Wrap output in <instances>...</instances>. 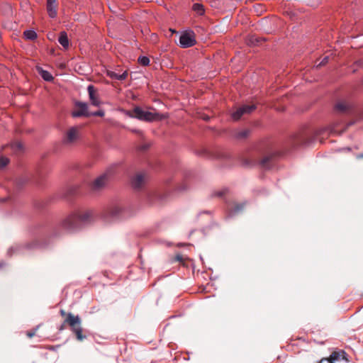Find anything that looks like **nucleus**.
I'll return each instance as SVG.
<instances>
[{
    "label": "nucleus",
    "mask_w": 363,
    "mask_h": 363,
    "mask_svg": "<svg viewBox=\"0 0 363 363\" xmlns=\"http://www.w3.org/2000/svg\"><path fill=\"white\" fill-rule=\"evenodd\" d=\"M94 218L93 210L76 211L62 220L60 226L67 232H72L82 225L92 222Z\"/></svg>",
    "instance_id": "1"
},
{
    "label": "nucleus",
    "mask_w": 363,
    "mask_h": 363,
    "mask_svg": "<svg viewBox=\"0 0 363 363\" xmlns=\"http://www.w3.org/2000/svg\"><path fill=\"white\" fill-rule=\"evenodd\" d=\"M82 138V127L72 126L68 128L64 133L62 143L65 146H74L80 141Z\"/></svg>",
    "instance_id": "2"
},
{
    "label": "nucleus",
    "mask_w": 363,
    "mask_h": 363,
    "mask_svg": "<svg viewBox=\"0 0 363 363\" xmlns=\"http://www.w3.org/2000/svg\"><path fill=\"white\" fill-rule=\"evenodd\" d=\"M65 323H68L72 328V330L78 340L86 338V336L82 334V328L80 325L81 320L78 315L74 316L71 313H67Z\"/></svg>",
    "instance_id": "3"
},
{
    "label": "nucleus",
    "mask_w": 363,
    "mask_h": 363,
    "mask_svg": "<svg viewBox=\"0 0 363 363\" xmlns=\"http://www.w3.org/2000/svg\"><path fill=\"white\" fill-rule=\"evenodd\" d=\"M130 116L139 120L148 122L160 120L162 118V117H160L158 113L144 111L140 107L134 108L130 113Z\"/></svg>",
    "instance_id": "4"
},
{
    "label": "nucleus",
    "mask_w": 363,
    "mask_h": 363,
    "mask_svg": "<svg viewBox=\"0 0 363 363\" xmlns=\"http://www.w3.org/2000/svg\"><path fill=\"white\" fill-rule=\"evenodd\" d=\"M112 177L111 169L107 170L106 172L97 177L91 184V189L93 191H98L104 189L107 184L108 182Z\"/></svg>",
    "instance_id": "5"
},
{
    "label": "nucleus",
    "mask_w": 363,
    "mask_h": 363,
    "mask_svg": "<svg viewBox=\"0 0 363 363\" xmlns=\"http://www.w3.org/2000/svg\"><path fill=\"white\" fill-rule=\"evenodd\" d=\"M147 181V174L145 172L135 173L131 178L130 184L135 190L142 189Z\"/></svg>",
    "instance_id": "6"
},
{
    "label": "nucleus",
    "mask_w": 363,
    "mask_h": 363,
    "mask_svg": "<svg viewBox=\"0 0 363 363\" xmlns=\"http://www.w3.org/2000/svg\"><path fill=\"white\" fill-rule=\"evenodd\" d=\"M256 109L255 104H245L238 108L234 112L232 113V118L235 121L239 120L243 115L250 114Z\"/></svg>",
    "instance_id": "7"
},
{
    "label": "nucleus",
    "mask_w": 363,
    "mask_h": 363,
    "mask_svg": "<svg viewBox=\"0 0 363 363\" xmlns=\"http://www.w3.org/2000/svg\"><path fill=\"white\" fill-rule=\"evenodd\" d=\"M346 357L347 354L342 350L334 351L333 352H332L329 357L322 358L318 363H335V362L340 361L342 359H345L346 361H348Z\"/></svg>",
    "instance_id": "8"
},
{
    "label": "nucleus",
    "mask_w": 363,
    "mask_h": 363,
    "mask_svg": "<svg viewBox=\"0 0 363 363\" xmlns=\"http://www.w3.org/2000/svg\"><path fill=\"white\" fill-rule=\"evenodd\" d=\"M195 35L191 33H184L180 35L179 43L184 48H190L196 44Z\"/></svg>",
    "instance_id": "9"
},
{
    "label": "nucleus",
    "mask_w": 363,
    "mask_h": 363,
    "mask_svg": "<svg viewBox=\"0 0 363 363\" xmlns=\"http://www.w3.org/2000/svg\"><path fill=\"white\" fill-rule=\"evenodd\" d=\"M76 106L79 110L72 112V116L74 118H78L81 116H91V112L89 111V107L86 103L77 102Z\"/></svg>",
    "instance_id": "10"
},
{
    "label": "nucleus",
    "mask_w": 363,
    "mask_h": 363,
    "mask_svg": "<svg viewBox=\"0 0 363 363\" xmlns=\"http://www.w3.org/2000/svg\"><path fill=\"white\" fill-rule=\"evenodd\" d=\"M87 91L89 93V101L91 104L94 106H99L101 102L99 98V95L95 87L93 85L90 84L87 87Z\"/></svg>",
    "instance_id": "11"
},
{
    "label": "nucleus",
    "mask_w": 363,
    "mask_h": 363,
    "mask_svg": "<svg viewBox=\"0 0 363 363\" xmlns=\"http://www.w3.org/2000/svg\"><path fill=\"white\" fill-rule=\"evenodd\" d=\"M351 104L346 101H339L335 105V110L340 113H347L352 111Z\"/></svg>",
    "instance_id": "12"
},
{
    "label": "nucleus",
    "mask_w": 363,
    "mask_h": 363,
    "mask_svg": "<svg viewBox=\"0 0 363 363\" xmlns=\"http://www.w3.org/2000/svg\"><path fill=\"white\" fill-rule=\"evenodd\" d=\"M47 11L50 18L57 16V0H47Z\"/></svg>",
    "instance_id": "13"
},
{
    "label": "nucleus",
    "mask_w": 363,
    "mask_h": 363,
    "mask_svg": "<svg viewBox=\"0 0 363 363\" xmlns=\"http://www.w3.org/2000/svg\"><path fill=\"white\" fill-rule=\"evenodd\" d=\"M115 218H119L121 219H125L130 216L129 213L122 206L118 205H115Z\"/></svg>",
    "instance_id": "14"
},
{
    "label": "nucleus",
    "mask_w": 363,
    "mask_h": 363,
    "mask_svg": "<svg viewBox=\"0 0 363 363\" xmlns=\"http://www.w3.org/2000/svg\"><path fill=\"white\" fill-rule=\"evenodd\" d=\"M273 159V155H269L267 156H265L260 160L259 164L264 169H269L272 165Z\"/></svg>",
    "instance_id": "15"
},
{
    "label": "nucleus",
    "mask_w": 363,
    "mask_h": 363,
    "mask_svg": "<svg viewBox=\"0 0 363 363\" xmlns=\"http://www.w3.org/2000/svg\"><path fill=\"white\" fill-rule=\"evenodd\" d=\"M58 42L64 48H67L69 47V39L65 31L60 32Z\"/></svg>",
    "instance_id": "16"
},
{
    "label": "nucleus",
    "mask_w": 363,
    "mask_h": 363,
    "mask_svg": "<svg viewBox=\"0 0 363 363\" xmlns=\"http://www.w3.org/2000/svg\"><path fill=\"white\" fill-rule=\"evenodd\" d=\"M37 69L38 71V73L44 80L47 82H51L52 80H53L52 75L48 71L44 70L41 67H38Z\"/></svg>",
    "instance_id": "17"
},
{
    "label": "nucleus",
    "mask_w": 363,
    "mask_h": 363,
    "mask_svg": "<svg viewBox=\"0 0 363 363\" xmlns=\"http://www.w3.org/2000/svg\"><path fill=\"white\" fill-rule=\"evenodd\" d=\"M265 39L262 38H259L255 35H252L248 38V44L250 45H257L262 43V42L264 41Z\"/></svg>",
    "instance_id": "18"
},
{
    "label": "nucleus",
    "mask_w": 363,
    "mask_h": 363,
    "mask_svg": "<svg viewBox=\"0 0 363 363\" xmlns=\"http://www.w3.org/2000/svg\"><path fill=\"white\" fill-rule=\"evenodd\" d=\"M192 9L199 16H203L205 13L204 6L201 4L196 3L193 5Z\"/></svg>",
    "instance_id": "19"
},
{
    "label": "nucleus",
    "mask_w": 363,
    "mask_h": 363,
    "mask_svg": "<svg viewBox=\"0 0 363 363\" xmlns=\"http://www.w3.org/2000/svg\"><path fill=\"white\" fill-rule=\"evenodd\" d=\"M113 216V211H112V207L110 206V207H108L105 209L103 210L102 213H101V217L107 220H108L109 218H111Z\"/></svg>",
    "instance_id": "20"
},
{
    "label": "nucleus",
    "mask_w": 363,
    "mask_h": 363,
    "mask_svg": "<svg viewBox=\"0 0 363 363\" xmlns=\"http://www.w3.org/2000/svg\"><path fill=\"white\" fill-rule=\"evenodd\" d=\"M23 35L26 39L35 40L37 38V33L33 30H27L24 31Z\"/></svg>",
    "instance_id": "21"
},
{
    "label": "nucleus",
    "mask_w": 363,
    "mask_h": 363,
    "mask_svg": "<svg viewBox=\"0 0 363 363\" xmlns=\"http://www.w3.org/2000/svg\"><path fill=\"white\" fill-rule=\"evenodd\" d=\"M116 71H117V69H115V80L117 79V80L123 81L127 78V77L128 75L127 70H125L121 74L120 72H116Z\"/></svg>",
    "instance_id": "22"
},
{
    "label": "nucleus",
    "mask_w": 363,
    "mask_h": 363,
    "mask_svg": "<svg viewBox=\"0 0 363 363\" xmlns=\"http://www.w3.org/2000/svg\"><path fill=\"white\" fill-rule=\"evenodd\" d=\"M250 135V130L248 129L242 130L236 133V138L239 139H243L247 138Z\"/></svg>",
    "instance_id": "23"
},
{
    "label": "nucleus",
    "mask_w": 363,
    "mask_h": 363,
    "mask_svg": "<svg viewBox=\"0 0 363 363\" xmlns=\"http://www.w3.org/2000/svg\"><path fill=\"white\" fill-rule=\"evenodd\" d=\"M245 204L244 203H235L233 208L231 209V212L233 213H236L240 211H241L244 208Z\"/></svg>",
    "instance_id": "24"
},
{
    "label": "nucleus",
    "mask_w": 363,
    "mask_h": 363,
    "mask_svg": "<svg viewBox=\"0 0 363 363\" xmlns=\"http://www.w3.org/2000/svg\"><path fill=\"white\" fill-rule=\"evenodd\" d=\"M138 62L143 66H147L150 63V60L147 57L143 56L138 58Z\"/></svg>",
    "instance_id": "25"
},
{
    "label": "nucleus",
    "mask_w": 363,
    "mask_h": 363,
    "mask_svg": "<svg viewBox=\"0 0 363 363\" xmlns=\"http://www.w3.org/2000/svg\"><path fill=\"white\" fill-rule=\"evenodd\" d=\"M9 159L5 157H0V167H4L9 164Z\"/></svg>",
    "instance_id": "26"
},
{
    "label": "nucleus",
    "mask_w": 363,
    "mask_h": 363,
    "mask_svg": "<svg viewBox=\"0 0 363 363\" xmlns=\"http://www.w3.org/2000/svg\"><path fill=\"white\" fill-rule=\"evenodd\" d=\"M92 116L102 117L104 116V111L101 109H99L97 111L91 112V116Z\"/></svg>",
    "instance_id": "27"
},
{
    "label": "nucleus",
    "mask_w": 363,
    "mask_h": 363,
    "mask_svg": "<svg viewBox=\"0 0 363 363\" xmlns=\"http://www.w3.org/2000/svg\"><path fill=\"white\" fill-rule=\"evenodd\" d=\"M225 192H226L225 189L218 191L214 193L213 196H218V197H222L225 194Z\"/></svg>",
    "instance_id": "28"
},
{
    "label": "nucleus",
    "mask_w": 363,
    "mask_h": 363,
    "mask_svg": "<svg viewBox=\"0 0 363 363\" xmlns=\"http://www.w3.org/2000/svg\"><path fill=\"white\" fill-rule=\"evenodd\" d=\"M329 57L328 56L325 57L323 60L317 65V67H320L325 65L328 62Z\"/></svg>",
    "instance_id": "29"
},
{
    "label": "nucleus",
    "mask_w": 363,
    "mask_h": 363,
    "mask_svg": "<svg viewBox=\"0 0 363 363\" xmlns=\"http://www.w3.org/2000/svg\"><path fill=\"white\" fill-rule=\"evenodd\" d=\"M174 260H175V261H178V262H182V260H183V257H182V255H177L175 257Z\"/></svg>",
    "instance_id": "30"
},
{
    "label": "nucleus",
    "mask_w": 363,
    "mask_h": 363,
    "mask_svg": "<svg viewBox=\"0 0 363 363\" xmlns=\"http://www.w3.org/2000/svg\"><path fill=\"white\" fill-rule=\"evenodd\" d=\"M34 335H35V330H34V331H33V332H28V333H27V337H28V338H31V337H33L34 336Z\"/></svg>",
    "instance_id": "31"
},
{
    "label": "nucleus",
    "mask_w": 363,
    "mask_h": 363,
    "mask_svg": "<svg viewBox=\"0 0 363 363\" xmlns=\"http://www.w3.org/2000/svg\"><path fill=\"white\" fill-rule=\"evenodd\" d=\"M326 129L325 128H323V129H321V130H319L316 132V135H321L324 131H325Z\"/></svg>",
    "instance_id": "32"
},
{
    "label": "nucleus",
    "mask_w": 363,
    "mask_h": 363,
    "mask_svg": "<svg viewBox=\"0 0 363 363\" xmlns=\"http://www.w3.org/2000/svg\"><path fill=\"white\" fill-rule=\"evenodd\" d=\"M356 157L358 160L363 159V153L358 154Z\"/></svg>",
    "instance_id": "33"
},
{
    "label": "nucleus",
    "mask_w": 363,
    "mask_h": 363,
    "mask_svg": "<svg viewBox=\"0 0 363 363\" xmlns=\"http://www.w3.org/2000/svg\"><path fill=\"white\" fill-rule=\"evenodd\" d=\"M60 314H61L62 316H66V317H67V313H66L63 310L60 311Z\"/></svg>",
    "instance_id": "34"
},
{
    "label": "nucleus",
    "mask_w": 363,
    "mask_h": 363,
    "mask_svg": "<svg viewBox=\"0 0 363 363\" xmlns=\"http://www.w3.org/2000/svg\"><path fill=\"white\" fill-rule=\"evenodd\" d=\"M14 146L18 147V149H21L22 148V145L20 143H16V144L14 145Z\"/></svg>",
    "instance_id": "35"
},
{
    "label": "nucleus",
    "mask_w": 363,
    "mask_h": 363,
    "mask_svg": "<svg viewBox=\"0 0 363 363\" xmlns=\"http://www.w3.org/2000/svg\"><path fill=\"white\" fill-rule=\"evenodd\" d=\"M298 143H307V142L305 141V139L301 138V139L299 140Z\"/></svg>",
    "instance_id": "36"
},
{
    "label": "nucleus",
    "mask_w": 363,
    "mask_h": 363,
    "mask_svg": "<svg viewBox=\"0 0 363 363\" xmlns=\"http://www.w3.org/2000/svg\"><path fill=\"white\" fill-rule=\"evenodd\" d=\"M356 63H357L358 65H362V62L359 60V61H357Z\"/></svg>",
    "instance_id": "37"
},
{
    "label": "nucleus",
    "mask_w": 363,
    "mask_h": 363,
    "mask_svg": "<svg viewBox=\"0 0 363 363\" xmlns=\"http://www.w3.org/2000/svg\"><path fill=\"white\" fill-rule=\"evenodd\" d=\"M330 131L331 133H334L335 130L334 128L333 127V128H330Z\"/></svg>",
    "instance_id": "38"
},
{
    "label": "nucleus",
    "mask_w": 363,
    "mask_h": 363,
    "mask_svg": "<svg viewBox=\"0 0 363 363\" xmlns=\"http://www.w3.org/2000/svg\"><path fill=\"white\" fill-rule=\"evenodd\" d=\"M111 25V20H109V21H108V26L109 27Z\"/></svg>",
    "instance_id": "39"
},
{
    "label": "nucleus",
    "mask_w": 363,
    "mask_h": 363,
    "mask_svg": "<svg viewBox=\"0 0 363 363\" xmlns=\"http://www.w3.org/2000/svg\"><path fill=\"white\" fill-rule=\"evenodd\" d=\"M320 345H323L325 342L323 341H321V342H318Z\"/></svg>",
    "instance_id": "40"
},
{
    "label": "nucleus",
    "mask_w": 363,
    "mask_h": 363,
    "mask_svg": "<svg viewBox=\"0 0 363 363\" xmlns=\"http://www.w3.org/2000/svg\"><path fill=\"white\" fill-rule=\"evenodd\" d=\"M147 146H144V147H143V150H145V149H147Z\"/></svg>",
    "instance_id": "41"
},
{
    "label": "nucleus",
    "mask_w": 363,
    "mask_h": 363,
    "mask_svg": "<svg viewBox=\"0 0 363 363\" xmlns=\"http://www.w3.org/2000/svg\"><path fill=\"white\" fill-rule=\"evenodd\" d=\"M114 88H115V90H116V85L114 86Z\"/></svg>",
    "instance_id": "42"
}]
</instances>
